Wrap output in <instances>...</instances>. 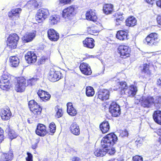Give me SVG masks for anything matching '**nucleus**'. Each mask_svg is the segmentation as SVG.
Listing matches in <instances>:
<instances>
[{
    "label": "nucleus",
    "mask_w": 161,
    "mask_h": 161,
    "mask_svg": "<svg viewBox=\"0 0 161 161\" xmlns=\"http://www.w3.org/2000/svg\"><path fill=\"white\" fill-rule=\"evenodd\" d=\"M117 136L113 133L108 134L103 138L101 145L103 147H111L115 143L117 140Z\"/></svg>",
    "instance_id": "obj_1"
},
{
    "label": "nucleus",
    "mask_w": 161,
    "mask_h": 161,
    "mask_svg": "<svg viewBox=\"0 0 161 161\" xmlns=\"http://www.w3.org/2000/svg\"><path fill=\"white\" fill-rule=\"evenodd\" d=\"M19 39V37L17 34L14 33L10 35L7 41V47L11 49L15 48Z\"/></svg>",
    "instance_id": "obj_2"
},
{
    "label": "nucleus",
    "mask_w": 161,
    "mask_h": 161,
    "mask_svg": "<svg viewBox=\"0 0 161 161\" xmlns=\"http://www.w3.org/2000/svg\"><path fill=\"white\" fill-rule=\"evenodd\" d=\"M76 6L71 5L64 9L62 12L63 17L66 19H69L76 14Z\"/></svg>",
    "instance_id": "obj_3"
},
{
    "label": "nucleus",
    "mask_w": 161,
    "mask_h": 161,
    "mask_svg": "<svg viewBox=\"0 0 161 161\" xmlns=\"http://www.w3.org/2000/svg\"><path fill=\"white\" fill-rule=\"evenodd\" d=\"M27 86L25 78L23 77H18L17 79L15 89L17 92H22L25 90Z\"/></svg>",
    "instance_id": "obj_4"
},
{
    "label": "nucleus",
    "mask_w": 161,
    "mask_h": 161,
    "mask_svg": "<svg viewBox=\"0 0 161 161\" xmlns=\"http://www.w3.org/2000/svg\"><path fill=\"white\" fill-rule=\"evenodd\" d=\"M153 97L148 96L145 97L142 96L140 99L139 102H141V105L144 108H152L153 106Z\"/></svg>",
    "instance_id": "obj_5"
},
{
    "label": "nucleus",
    "mask_w": 161,
    "mask_h": 161,
    "mask_svg": "<svg viewBox=\"0 0 161 161\" xmlns=\"http://www.w3.org/2000/svg\"><path fill=\"white\" fill-rule=\"evenodd\" d=\"M49 80L53 82L58 80L61 78V74L58 71H56L53 69H50L48 76Z\"/></svg>",
    "instance_id": "obj_6"
},
{
    "label": "nucleus",
    "mask_w": 161,
    "mask_h": 161,
    "mask_svg": "<svg viewBox=\"0 0 161 161\" xmlns=\"http://www.w3.org/2000/svg\"><path fill=\"white\" fill-rule=\"evenodd\" d=\"M119 53L120 57L122 58H125L130 56V49L128 46L125 45L119 46L118 48Z\"/></svg>",
    "instance_id": "obj_7"
},
{
    "label": "nucleus",
    "mask_w": 161,
    "mask_h": 161,
    "mask_svg": "<svg viewBox=\"0 0 161 161\" xmlns=\"http://www.w3.org/2000/svg\"><path fill=\"white\" fill-rule=\"evenodd\" d=\"M48 10L47 8H41L39 9L36 14V19L44 20L49 15Z\"/></svg>",
    "instance_id": "obj_8"
},
{
    "label": "nucleus",
    "mask_w": 161,
    "mask_h": 161,
    "mask_svg": "<svg viewBox=\"0 0 161 161\" xmlns=\"http://www.w3.org/2000/svg\"><path fill=\"white\" fill-rule=\"evenodd\" d=\"M147 44L150 46L156 45L159 41L158 36L156 33H152L149 34L146 38Z\"/></svg>",
    "instance_id": "obj_9"
},
{
    "label": "nucleus",
    "mask_w": 161,
    "mask_h": 161,
    "mask_svg": "<svg viewBox=\"0 0 161 161\" xmlns=\"http://www.w3.org/2000/svg\"><path fill=\"white\" fill-rule=\"evenodd\" d=\"M110 112L113 116L117 117L120 114V109L119 105L115 102H112L109 108Z\"/></svg>",
    "instance_id": "obj_10"
},
{
    "label": "nucleus",
    "mask_w": 161,
    "mask_h": 161,
    "mask_svg": "<svg viewBox=\"0 0 161 161\" xmlns=\"http://www.w3.org/2000/svg\"><path fill=\"white\" fill-rule=\"evenodd\" d=\"M97 94L98 98L101 100L103 101L108 99L110 93L108 90L103 89L100 90Z\"/></svg>",
    "instance_id": "obj_11"
},
{
    "label": "nucleus",
    "mask_w": 161,
    "mask_h": 161,
    "mask_svg": "<svg viewBox=\"0 0 161 161\" xmlns=\"http://www.w3.org/2000/svg\"><path fill=\"white\" fill-rule=\"evenodd\" d=\"M22 9L20 8L12 9L8 13V16L12 19H17L19 17Z\"/></svg>",
    "instance_id": "obj_12"
},
{
    "label": "nucleus",
    "mask_w": 161,
    "mask_h": 161,
    "mask_svg": "<svg viewBox=\"0 0 161 161\" xmlns=\"http://www.w3.org/2000/svg\"><path fill=\"white\" fill-rule=\"evenodd\" d=\"M80 69L81 72L85 75H89L92 73L90 66L86 63H83L81 64Z\"/></svg>",
    "instance_id": "obj_13"
},
{
    "label": "nucleus",
    "mask_w": 161,
    "mask_h": 161,
    "mask_svg": "<svg viewBox=\"0 0 161 161\" xmlns=\"http://www.w3.org/2000/svg\"><path fill=\"white\" fill-rule=\"evenodd\" d=\"M25 58L28 64L35 63L37 60V56L33 52H28L25 55Z\"/></svg>",
    "instance_id": "obj_14"
},
{
    "label": "nucleus",
    "mask_w": 161,
    "mask_h": 161,
    "mask_svg": "<svg viewBox=\"0 0 161 161\" xmlns=\"http://www.w3.org/2000/svg\"><path fill=\"white\" fill-rule=\"evenodd\" d=\"M49 39L53 41H57L59 38V34L53 29H51L47 31Z\"/></svg>",
    "instance_id": "obj_15"
},
{
    "label": "nucleus",
    "mask_w": 161,
    "mask_h": 161,
    "mask_svg": "<svg viewBox=\"0 0 161 161\" xmlns=\"http://www.w3.org/2000/svg\"><path fill=\"white\" fill-rule=\"evenodd\" d=\"M137 90L136 87L134 85H131L129 86L125 91H123L124 94H125L129 97H133L134 96L137 92Z\"/></svg>",
    "instance_id": "obj_16"
},
{
    "label": "nucleus",
    "mask_w": 161,
    "mask_h": 161,
    "mask_svg": "<svg viewBox=\"0 0 161 161\" xmlns=\"http://www.w3.org/2000/svg\"><path fill=\"white\" fill-rule=\"evenodd\" d=\"M26 6L30 9H34L41 7L42 4L36 0H30L27 2Z\"/></svg>",
    "instance_id": "obj_17"
},
{
    "label": "nucleus",
    "mask_w": 161,
    "mask_h": 161,
    "mask_svg": "<svg viewBox=\"0 0 161 161\" xmlns=\"http://www.w3.org/2000/svg\"><path fill=\"white\" fill-rule=\"evenodd\" d=\"M45 126L42 124H39L36 130V134L40 136H43L47 133Z\"/></svg>",
    "instance_id": "obj_18"
},
{
    "label": "nucleus",
    "mask_w": 161,
    "mask_h": 161,
    "mask_svg": "<svg viewBox=\"0 0 161 161\" xmlns=\"http://www.w3.org/2000/svg\"><path fill=\"white\" fill-rule=\"evenodd\" d=\"M86 18L87 20H96L97 19V16L95 10L90 9L87 11L86 14Z\"/></svg>",
    "instance_id": "obj_19"
},
{
    "label": "nucleus",
    "mask_w": 161,
    "mask_h": 161,
    "mask_svg": "<svg viewBox=\"0 0 161 161\" xmlns=\"http://www.w3.org/2000/svg\"><path fill=\"white\" fill-rule=\"evenodd\" d=\"M70 130L75 135L78 136L80 134V129L78 125L76 122H73L70 125Z\"/></svg>",
    "instance_id": "obj_20"
},
{
    "label": "nucleus",
    "mask_w": 161,
    "mask_h": 161,
    "mask_svg": "<svg viewBox=\"0 0 161 161\" xmlns=\"http://www.w3.org/2000/svg\"><path fill=\"white\" fill-rule=\"evenodd\" d=\"M94 40L91 38H86L83 41V43L84 47L89 48H92L94 46Z\"/></svg>",
    "instance_id": "obj_21"
},
{
    "label": "nucleus",
    "mask_w": 161,
    "mask_h": 161,
    "mask_svg": "<svg viewBox=\"0 0 161 161\" xmlns=\"http://www.w3.org/2000/svg\"><path fill=\"white\" fill-rule=\"evenodd\" d=\"M37 94L38 96L43 101L48 100L51 97L50 95L48 92L43 90H39Z\"/></svg>",
    "instance_id": "obj_22"
},
{
    "label": "nucleus",
    "mask_w": 161,
    "mask_h": 161,
    "mask_svg": "<svg viewBox=\"0 0 161 161\" xmlns=\"http://www.w3.org/2000/svg\"><path fill=\"white\" fill-rule=\"evenodd\" d=\"M35 36L36 33H27L22 37V40L25 42H30L33 39Z\"/></svg>",
    "instance_id": "obj_23"
},
{
    "label": "nucleus",
    "mask_w": 161,
    "mask_h": 161,
    "mask_svg": "<svg viewBox=\"0 0 161 161\" xmlns=\"http://www.w3.org/2000/svg\"><path fill=\"white\" fill-rule=\"evenodd\" d=\"M10 64L11 67H16L19 63V60L18 58L15 56H11L9 58Z\"/></svg>",
    "instance_id": "obj_24"
},
{
    "label": "nucleus",
    "mask_w": 161,
    "mask_h": 161,
    "mask_svg": "<svg viewBox=\"0 0 161 161\" xmlns=\"http://www.w3.org/2000/svg\"><path fill=\"white\" fill-rule=\"evenodd\" d=\"M116 37L122 41L127 40V33L124 31H119L117 32Z\"/></svg>",
    "instance_id": "obj_25"
},
{
    "label": "nucleus",
    "mask_w": 161,
    "mask_h": 161,
    "mask_svg": "<svg viewBox=\"0 0 161 161\" xmlns=\"http://www.w3.org/2000/svg\"><path fill=\"white\" fill-rule=\"evenodd\" d=\"M114 6L111 4H106L104 5L103 7V13L106 14H111L113 12Z\"/></svg>",
    "instance_id": "obj_26"
},
{
    "label": "nucleus",
    "mask_w": 161,
    "mask_h": 161,
    "mask_svg": "<svg viewBox=\"0 0 161 161\" xmlns=\"http://www.w3.org/2000/svg\"><path fill=\"white\" fill-rule=\"evenodd\" d=\"M11 116L10 111L8 109L3 110L1 113V116L3 120H7L9 119Z\"/></svg>",
    "instance_id": "obj_27"
},
{
    "label": "nucleus",
    "mask_w": 161,
    "mask_h": 161,
    "mask_svg": "<svg viewBox=\"0 0 161 161\" xmlns=\"http://www.w3.org/2000/svg\"><path fill=\"white\" fill-rule=\"evenodd\" d=\"M67 112L68 114L72 116H75L77 114L76 110L73 107L71 103H69L67 104Z\"/></svg>",
    "instance_id": "obj_28"
},
{
    "label": "nucleus",
    "mask_w": 161,
    "mask_h": 161,
    "mask_svg": "<svg viewBox=\"0 0 161 161\" xmlns=\"http://www.w3.org/2000/svg\"><path fill=\"white\" fill-rule=\"evenodd\" d=\"M11 87L10 82L8 80H0V88L4 90H6Z\"/></svg>",
    "instance_id": "obj_29"
},
{
    "label": "nucleus",
    "mask_w": 161,
    "mask_h": 161,
    "mask_svg": "<svg viewBox=\"0 0 161 161\" xmlns=\"http://www.w3.org/2000/svg\"><path fill=\"white\" fill-rule=\"evenodd\" d=\"M100 128L103 133H105L108 131L109 129V124L107 121L103 122L100 125Z\"/></svg>",
    "instance_id": "obj_30"
},
{
    "label": "nucleus",
    "mask_w": 161,
    "mask_h": 161,
    "mask_svg": "<svg viewBox=\"0 0 161 161\" xmlns=\"http://www.w3.org/2000/svg\"><path fill=\"white\" fill-rule=\"evenodd\" d=\"M35 108L33 109L34 110H31V109H30L31 111L34 114V116H35L36 118L37 117V116H39L41 113L42 110V108L40 107V106L37 103H35V105L33 106Z\"/></svg>",
    "instance_id": "obj_31"
},
{
    "label": "nucleus",
    "mask_w": 161,
    "mask_h": 161,
    "mask_svg": "<svg viewBox=\"0 0 161 161\" xmlns=\"http://www.w3.org/2000/svg\"><path fill=\"white\" fill-rule=\"evenodd\" d=\"M154 121L158 124L161 125V111H155L153 115Z\"/></svg>",
    "instance_id": "obj_32"
},
{
    "label": "nucleus",
    "mask_w": 161,
    "mask_h": 161,
    "mask_svg": "<svg viewBox=\"0 0 161 161\" xmlns=\"http://www.w3.org/2000/svg\"><path fill=\"white\" fill-rule=\"evenodd\" d=\"M153 106L157 108H159L161 106V97L157 96L153 97Z\"/></svg>",
    "instance_id": "obj_33"
},
{
    "label": "nucleus",
    "mask_w": 161,
    "mask_h": 161,
    "mask_svg": "<svg viewBox=\"0 0 161 161\" xmlns=\"http://www.w3.org/2000/svg\"><path fill=\"white\" fill-rule=\"evenodd\" d=\"M104 148L101 149L97 148L94 152L95 155L97 157H103L106 154V151Z\"/></svg>",
    "instance_id": "obj_34"
},
{
    "label": "nucleus",
    "mask_w": 161,
    "mask_h": 161,
    "mask_svg": "<svg viewBox=\"0 0 161 161\" xmlns=\"http://www.w3.org/2000/svg\"><path fill=\"white\" fill-rule=\"evenodd\" d=\"M95 94V91L93 88L89 86L86 87V94L88 97H92Z\"/></svg>",
    "instance_id": "obj_35"
},
{
    "label": "nucleus",
    "mask_w": 161,
    "mask_h": 161,
    "mask_svg": "<svg viewBox=\"0 0 161 161\" xmlns=\"http://www.w3.org/2000/svg\"><path fill=\"white\" fill-rule=\"evenodd\" d=\"M38 80V78L36 76H34L32 78H30L27 80V86H31L34 85L36 81Z\"/></svg>",
    "instance_id": "obj_36"
},
{
    "label": "nucleus",
    "mask_w": 161,
    "mask_h": 161,
    "mask_svg": "<svg viewBox=\"0 0 161 161\" xmlns=\"http://www.w3.org/2000/svg\"><path fill=\"white\" fill-rule=\"evenodd\" d=\"M119 88L121 89V92L122 94H124L123 91H125L126 89H127L128 87L127 86L126 83L125 82H121L120 83Z\"/></svg>",
    "instance_id": "obj_37"
},
{
    "label": "nucleus",
    "mask_w": 161,
    "mask_h": 161,
    "mask_svg": "<svg viewBox=\"0 0 161 161\" xmlns=\"http://www.w3.org/2000/svg\"><path fill=\"white\" fill-rule=\"evenodd\" d=\"M13 155L12 153L9 152L8 153H4L3 155V158H5V160L3 161H8L11 160L13 158Z\"/></svg>",
    "instance_id": "obj_38"
},
{
    "label": "nucleus",
    "mask_w": 161,
    "mask_h": 161,
    "mask_svg": "<svg viewBox=\"0 0 161 161\" xmlns=\"http://www.w3.org/2000/svg\"><path fill=\"white\" fill-rule=\"evenodd\" d=\"M142 72L143 73L147 74V75H150L151 72L149 69V65L147 64H144L143 65Z\"/></svg>",
    "instance_id": "obj_39"
},
{
    "label": "nucleus",
    "mask_w": 161,
    "mask_h": 161,
    "mask_svg": "<svg viewBox=\"0 0 161 161\" xmlns=\"http://www.w3.org/2000/svg\"><path fill=\"white\" fill-rule=\"evenodd\" d=\"M49 129L50 132L52 133L51 135H53L55 132L56 130V126L54 123L52 122L49 124Z\"/></svg>",
    "instance_id": "obj_40"
},
{
    "label": "nucleus",
    "mask_w": 161,
    "mask_h": 161,
    "mask_svg": "<svg viewBox=\"0 0 161 161\" xmlns=\"http://www.w3.org/2000/svg\"><path fill=\"white\" fill-rule=\"evenodd\" d=\"M106 151V154H108L112 155H113L115 152V149L114 147L111 148V147H104Z\"/></svg>",
    "instance_id": "obj_41"
},
{
    "label": "nucleus",
    "mask_w": 161,
    "mask_h": 161,
    "mask_svg": "<svg viewBox=\"0 0 161 161\" xmlns=\"http://www.w3.org/2000/svg\"><path fill=\"white\" fill-rule=\"evenodd\" d=\"M55 110L56 112L55 116L58 118L61 117L63 114L62 109L59 108V106H57L55 107Z\"/></svg>",
    "instance_id": "obj_42"
},
{
    "label": "nucleus",
    "mask_w": 161,
    "mask_h": 161,
    "mask_svg": "<svg viewBox=\"0 0 161 161\" xmlns=\"http://www.w3.org/2000/svg\"><path fill=\"white\" fill-rule=\"evenodd\" d=\"M136 21H125V24L129 27H133L136 24Z\"/></svg>",
    "instance_id": "obj_43"
},
{
    "label": "nucleus",
    "mask_w": 161,
    "mask_h": 161,
    "mask_svg": "<svg viewBox=\"0 0 161 161\" xmlns=\"http://www.w3.org/2000/svg\"><path fill=\"white\" fill-rule=\"evenodd\" d=\"M8 136L12 140L17 137V135L15 132L12 130H10L8 132Z\"/></svg>",
    "instance_id": "obj_44"
},
{
    "label": "nucleus",
    "mask_w": 161,
    "mask_h": 161,
    "mask_svg": "<svg viewBox=\"0 0 161 161\" xmlns=\"http://www.w3.org/2000/svg\"><path fill=\"white\" fill-rule=\"evenodd\" d=\"M36 102H35L33 100H31L29 101L28 104L29 106L30 109H31V110H34V109L35 108H33V106L35 105V103H37Z\"/></svg>",
    "instance_id": "obj_45"
},
{
    "label": "nucleus",
    "mask_w": 161,
    "mask_h": 161,
    "mask_svg": "<svg viewBox=\"0 0 161 161\" xmlns=\"http://www.w3.org/2000/svg\"><path fill=\"white\" fill-rule=\"evenodd\" d=\"M94 23V25L95 26L97 27H99L102 29L101 28L102 27V25L101 23L99 22L98 21H92Z\"/></svg>",
    "instance_id": "obj_46"
},
{
    "label": "nucleus",
    "mask_w": 161,
    "mask_h": 161,
    "mask_svg": "<svg viewBox=\"0 0 161 161\" xmlns=\"http://www.w3.org/2000/svg\"><path fill=\"white\" fill-rule=\"evenodd\" d=\"M128 131L125 130L121 132L120 134V136L122 137H127L128 136Z\"/></svg>",
    "instance_id": "obj_47"
},
{
    "label": "nucleus",
    "mask_w": 161,
    "mask_h": 161,
    "mask_svg": "<svg viewBox=\"0 0 161 161\" xmlns=\"http://www.w3.org/2000/svg\"><path fill=\"white\" fill-rule=\"evenodd\" d=\"M71 2V0H59V3L63 5L70 4Z\"/></svg>",
    "instance_id": "obj_48"
},
{
    "label": "nucleus",
    "mask_w": 161,
    "mask_h": 161,
    "mask_svg": "<svg viewBox=\"0 0 161 161\" xmlns=\"http://www.w3.org/2000/svg\"><path fill=\"white\" fill-rule=\"evenodd\" d=\"M28 155L27 157L26 158V160L27 161H33L32 155L31 153L28 152L27 153Z\"/></svg>",
    "instance_id": "obj_49"
},
{
    "label": "nucleus",
    "mask_w": 161,
    "mask_h": 161,
    "mask_svg": "<svg viewBox=\"0 0 161 161\" xmlns=\"http://www.w3.org/2000/svg\"><path fill=\"white\" fill-rule=\"evenodd\" d=\"M59 19V17L57 15H53L50 16L49 20H58Z\"/></svg>",
    "instance_id": "obj_50"
},
{
    "label": "nucleus",
    "mask_w": 161,
    "mask_h": 161,
    "mask_svg": "<svg viewBox=\"0 0 161 161\" xmlns=\"http://www.w3.org/2000/svg\"><path fill=\"white\" fill-rule=\"evenodd\" d=\"M133 161H143L142 157L138 156H136L133 157Z\"/></svg>",
    "instance_id": "obj_51"
},
{
    "label": "nucleus",
    "mask_w": 161,
    "mask_h": 161,
    "mask_svg": "<svg viewBox=\"0 0 161 161\" xmlns=\"http://www.w3.org/2000/svg\"><path fill=\"white\" fill-rule=\"evenodd\" d=\"M99 30L98 31H95L93 30L91 28L88 29V32L89 33L91 34H95V33H97Z\"/></svg>",
    "instance_id": "obj_52"
},
{
    "label": "nucleus",
    "mask_w": 161,
    "mask_h": 161,
    "mask_svg": "<svg viewBox=\"0 0 161 161\" xmlns=\"http://www.w3.org/2000/svg\"><path fill=\"white\" fill-rule=\"evenodd\" d=\"M46 58L45 57H42L39 60V63L40 64H43L46 61Z\"/></svg>",
    "instance_id": "obj_53"
},
{
    "label": "nucleus",
    "mask_w": 161,
    "mask_h": 161,
    "mask_svg": "<svg viewBox=\"0 0 161 161\" xmlns=\"http://www.w3.org/2000/svg\"><path fill=\"white\" fill-rule=\"evenodd\" d=\"M38 141H37L36 143H35L34 144L32 145L31 147L33 149H34L37 148V143H38Z\"/></svg>",
    "instance_id": "obj_54"
},
{
    "label": "nucleus",
    "mask_w": 161,
    "mask_h": 161,
    "mask_svg": "<svg viewBox=\"0 0 161 161\" xmlns=\"http://www.w3.org/2000/svg\"><path fill=\"white\" fill-rule=\"evenodd\" d=\"M8 78H9V77L8 76L4 75H3L2 76V78L1 80H4V81L6 80H7L9 81V80H8Z\"/></svg>",
    "instance_id": "obj_55"
},
{
    "label": "nucleus",
    "mask_w": 161,
    "mask_h": 161,
    "mask_svg": "<svg viewBox=\"0 0 161 161\" xmlns=\"http://www.w3.org/2000/svg\"><path fill=\"white\" fill-rule=\"evenodd\" d=\"M124 19L123 14H121L119 15L118 17L116 19V20H122Z\"/></svg>",
    "instance_id": "obj_56"
},
{
    "label": "nucleus",
    "mask_w": 161,
    "mask_h": 161,
    "mask_svg": "<svg viewBox=\"0 0 161 161\" xmlns=\"http://www.w3.org/2000/svg\"><path fill=\"white\" fill-rule=\"evenodd\" d=\"M135 18L132 16L129 17L126 20H135Z\"/></svg>",
    "instance_id": "obj_57"
},
{
    "label": "nucleus",
    "mask_w": 161,
    "mask_h": 161,
    "mask_svg": "<svg viewBox=\"0 0 161 161\" xmlns=\"http://www.w3.org/2000/svg\"><path fill=\"white\" fill-rule=\"evenodd\" d=\"M72 161H80V159L78 157H74L72 158Z\"/></svg>",
    "instance_id": "obj_58"
},
{
    "label": "nucleus",
    "mask_w": 161,
    "mask_h": 161,
    "mask_svg": "<svg viewBox=\"0 0 161 161\" xmlns=\"http://www.w3.org/2000/svg\"><path fill=\"white\" fill-rule=\"evenodd\" d=\"M157 5L161 8V0L157 1L156 2Z\"/></svg>",
    "instance_id": "obj_59"
},
{
    "label": "nucleus",
    "mask_w": 161,
    "mask_h": 161,
    "mask_svg": "<svg viewBox=\"0 0 161 161\" xmlns=\"http://www.w3.org/2000/svg\"><path fill=\"white\" fill-rule=\"evenodd\" d=\"M155 0H146L147 3L150 4H153Z\"/></svg>",
    "instance_id": "obj_60"
},
{
    "label": "nucleus",
    "mask_w": 161,
    "mask_h": 161,
    "mask_svg": "<svg viewBox=\"0 0 161 161\" xmlns=\"http://www.w3.org/2000/svg\"><path fill=\"white\" fill-rule=\"evenodd\" d=\"M58 23V21H51V24L52 25L56 24Z\"/></svg>",
    "instance_id": "obj_61"
},
{
    "label": "nucleus",
    "mask_w": 161,
    "mask_h": 161,
    "mask_svg": "<svg viewBox=\"0 0 161 161\" xmlns=\"http://www.w3.org/2000/svg\"><path fill=\"white\" fill-rule=\"evenodd\" d=\"M3 129L0 128V136L2 135V136H3Z\"/></svg>",
    "instance_id": "obj_62"
},
{
    "label": "nucleus",
    "mask_w": 161,
    "mask_h": 161,
    "mask_svg": "<svg viewBox=\"0 0 161 161\" xmlns=\"http://www.w3.org/2000/svg\"><path fill=\"white\" fill-rule=\"evenodd\" d=\"M4 136H0V143H1L4 140Z\"/></svg>",
    "instance_id": "obj_63"
},
{
    "label": "nucleus",
    "mask_w": 161,
    "mask_h": 161,
    "mask_svg": "<svg viewBox=\"0 0 161 161\" xmlns=\"http://www.w3.org/2000/svg\"><path fill=\"white\" fill-rule=\"evenodd\" d=\"M157 133L158 135L161 136V128L158 130Z\"/></svg>",
    "instance_id": "obj_64"
}]
</instances>
